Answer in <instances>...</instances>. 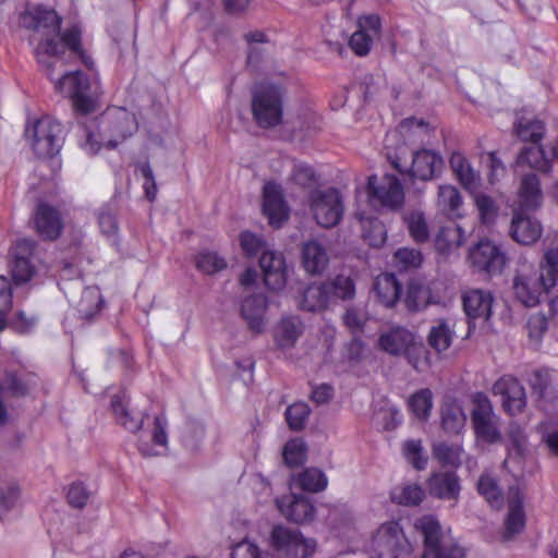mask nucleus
<instances>
[{
	"mask_svg": "<svg viewBox=\"0 0 558 558\" xmlns=\"http://www.w3.org/2000/svg\"><path fill=\"white\" fill-rule=\"evenodd\" d=\"M453 332L446 322H440L432 327L428 335V343L437 352L446 351L452 342Z\"/></svg>",
	"mask_w": 558,
	"mask_h": 558,
	"instance_id": "obj_48",
	"label": "nucleus"
},
{
	"mask_svg": "<svg viewBox=\"0 0 558 558\" xmlns=\"http://www.w3.org/2000/svg\"><path fill=\"white\" fill-rule=\"evenodd\" d=\"M433 404V392L428 388L417 390L408 401V405L413 415L422 422L428 421Z\"/></svg>",
	"mask_w": 558,
	"mask_h": 558,
	"instance_id": "obj_40",
	"label": "nucleus"
},
{
	"mask_svg": "<svg viewBox=\"0 0 558 558\" xmlns=\"http://www.w3.org/2000/svg\"><path fill=\"white\" fill-rule=\"evenodd\" d=\"M558 276V246L548 248L544 254L541 264V274L538 279H556Z\"/></svg>",
	"mask_w": 558,
	"mask_h": 558,
	"instance_id": "obj_58",
	"label": "nucleus"
},
{
	"mask_svg": "<svg viewBox=\"0 0 558 558\" xmlns=\"http://www.w3.org/2000/svg\"><path fill=\"white\" fill-rule=\"evenodd\" d=\"M450 167L462 186L475 191L480 186V174L472 168L470 161L461 153H453L450 157Z\"/></svg>",
	"mask_w": 558,
	"mask_h": 558,
	"instance_id": "obj_33",
	"label": "nucleus"
},
{
	"mask_svg": "<svg viewBox=\"0 0 558 558\" xmlns=\"http://www.w3.org/2000/svg\"><path fill=\"white\" fill-rule=\"evenodd\" d=\"M283 459L288 465H301L306 459V445L300 439L289 440L283 448Z\"/></svg>",
	"mask_w": 558,
	"mask_h": 558,
	"instance_id": "obj_50",
	"label": "nucleus"
},
{
	"mask_svg": "<svg viewBox=\"0 0 558 558\" xmlns=\"http://www.w3.org/2000/svg\"><path fill=\"white\" fill-rule=\"evenodd\" d=\"M239 242L241 250L248 257H253L257 255L259 252L263 253L267 251V245L263 236L257 235L251 231L241 232L239 235Z\"/></svg>",
	"mask_w": 558,
	"mask_h": 558,
	"instance_id": "obj_52",
	"label": "nucleus"
},
{
	"mask_svg": "<svg viewBox=\"0 0 558 558\" xmlns=\"http://www.w3.org/2000/svg\"><path fill=\"white\" fill-rule=\"evenodd\" d=\"M472 404L471 423L476 439L486 444L499 442L501 440L499 418L488 397L484 392H476L472 396Z\"/></svg>",
	"mask_w": 558,
	"mask_h": 558,
	"instance_id": "obj_9",
	"label": "nucleus"
},
{
	"mask_svg": "<svg viewBox=\"0 0 558 558\" xmlns=\"http://www.w3.org/2000/svg\"><path fill=\"white\" fill-rule=\"evenodd\" d=\"M196 268L204 275H214L227 268V262L216 252H202L195 259Z\"/></svg>",
	"mask_w": 558,
	"mask_h": 558,
	"instance_id": "obj_45",
	"label": "nucleus"
},
{
	"mask_svg": "<svg viewBox=\"0 0 558 558\" xmlns=\"http://www.w3.org/2000/svg\"><path fill=\"white\" fill-rule=\"evenodd\" d=\"M264 214L268 217L269 223L279 228L288 219V207L283 201L281 186L268 182L264 186Z\"/></svg>",
	"mask_w": 558,
	"mask_h": 558,
	"instance_id": "obj_19",
	"label": "nucleus"
},
{
	"mask_svg": "<svg viewBox=\"0 0 558 558\" xmlns=\"http://www.w3.org/2000/svg\"><path fill=\"white\" fill-rule=\"evenodd\" d=\"M465 236L463 230L458 225L442 227L435 239L436 250L444 255L454 253L464 243Z\"/></svg>",
	"mask_w": 558,
	"mask_h": 558,
	"instance_id": "obj_35",
	"label": "nucleus"
},
{
	"mask_svg": "<svg viewBox=\"0 0 558 558\" xmlns=\"http://www.w3.org/2000/svg\"><path fill=\"white\" fill-rule=\"evenodd\" d=\"M409 232L414 241L424 242L429 236V230L424 215L420 211L410 213L405 217Z\"/></svg>",
	"mask_w": 558,
	"mask_h": 558,
	"instance_id": "obj_49",
	"label": "nucleus"
},
{
	"mask_svg": "<svg viewBox=\"0 0 558 558\" xmlns=\"http://www.w3.org/2000/svg\"><path fill=\"white\" fill-rule=\"evenodd\" d=\"M442 167V159L435 151L422 149L413 155L411 174L420 180L427 181L435 177Z\"/></svg>",
	"mask_w": 558,
	"mask_h": 558,
	"instance_id": "obj_27",
	"label": "nucleus"
},
{
	"mask_svg": "<svg viewBox=\"0 0 558 558\" xmlns=\"http://www.w3.org/2000/svg\"><path fill=\"white\" fill-rule=\"evenodd\" d=\"M437 207L447 217L454 219L463 216V199L459 190L453 185L438 187Z\"/></svg>",
	"mask_w": 558,
	"mask_h": 558,
	"instance_id": "obj_32",
	"label": "nucleus"
},
{
	"mask_svg": "<svg viewBox=\"0 0 558 558\" xmlns=\"http://www.w3.org/2000/svg\"><path fill=\"white\" fill-rule=\"evenodd\" d=\"M392 263L399 271H412L421 267L423 256L418 250L402 247L395 252Z\"/></svg>",
	"mask_w": 558,
	"mask_h": 558,
	"instance_id": "obj_41",
	"label": "nucleus"
},
{
	"mask_svg": "<svg viewBox=\"0 0 558 558\" xmlns=\"http://www.w3.org/2000/svg\"><path fill=\"white\" fill-rule=\"evenodd\" d=\"M271 546L289 558H307L316 548V542L304 538L296 529L283 525L272 527L270 534Z\"/></svg>",
	"mask_w": 558,
	"mask_h": 558,
	"instance_id": "obj_12",
	"label": "nucleus"
},
{
	"mask_svg": "<svg viewBox=\"0 0 558 558\" xmlns=\"http://www.w3.org/2000/svg\"><path fill=\"white\" fill-rule=\"evenodd\" d=\"M231 558H262V553L254 543L244 539L232 548Z\"/></svg>",
	"mask_w": 558,
	"mask_h": 558,
	"instance_id": "obj_64",
	"label": "nucleus"
},
{
	"mask_svg": "<svg viewBox=\"0 0 558 558\" xmlns=\"http://www.w3.org/2000/svg\"><path fill=\"white\" fill-rule=\"evenodd\" d=\"M105 301L98 286L90 284L83 289L76 303L80 315L85 319H93L104 307Z\"/></svg>",
	"mask_w": 558,
	"mask_h": 558,
	"instance_id": "obj_37",
	"label": "nucleus"
},
{
	"mask_svg": "<svg viewBox=\"0 0 558 558\" xmlns=\"http://www.w3.org/2000/svg\"><path fill=\"white\" fill-rule=\"evenodd\" d=\"M259 266L266 277H276L277 279H287L289 276V266L283 255L276 251L263 252Z\"/></svg>",
	"mask_w": 558,
	"mask_h": 558,
	"instance_id": "obj_39",
	"label": "nucleus"
},
{
	"mask_svg": "<svg viewBox=\"0 0 558 558\" xmlns=\"http://www.w3.org/2000/svg\"><path fill=\"white\" fill-rule=\"evenodd\" d=\"M412 548L400 524L384 523L373 541L372 558H409Z\"/></svg>",
	"mask_w": 558,
	"mask_h": 558,
	"instance_id": "obj_10",
	"label": "nucleus"
},
{
	"mask_svg": "<svg viewBox=\"0 0 558 558\" xmlns=\"http://www.w3.org/2000/svg\"><path fill=\"white\" fill-rule=\"evenodd\" d=\"M34 221L38 234L45 240L57 239L63 227L59 213L47 204L37 207Z\"/></svg>",
	"mask_w": 558,
	"mask_h": 558,
	"instance_id": "obj_24",
	"label": "nucleus"
},
{
	"mask_svg": "<svg viewBox=\"0 0 558 558\" xmlns=\"http://www.w3.org/2000/svg\"><path fill=\"white\" fill-rule=\"evenodd\" d=\"M307 204L316 222L324 228L335 227L342 219L344 206L337 189L313 190L308 195Z\"/></svg>",
	"mask_w": 558,
	"mask_h": 558,
	"instance_id": "obj_8",
	"label": "nucleus"
},
{
	"mask_svg": "<svg viewBox=\"0 0 558 558\" xmlns=\"http://www.w3.org/2000/svg\"><path fill=\"white\" fill-rule=\"evenodd\" d=\"M35 243L29 239H20L13 247L12 279H32L38 275L32 257Z\"/></svg>",
	"mask_w": 558,
	"mask_h": 558,
	"instance_id": "obj_18",
	"label": "nucleus"
},
{
	"mask_svg": "<svg viewBox=\"0 0 558 558\" xmlns=\"http://www.w3.org/2000/svg\"><path fill=\"white\" fill-rule=\"evenodd\" d=\"M495 395L502 398V405L510 415L521 413L526 405L524 387L512 376H502L493 387Z\"/></svg>",
	"mask_w": 558,
	"mask_h": 558,
	"instance_id": "obj_15",
	"label": "nucleus"
},
{
	"mask_svg": "<svg viewBox=\"0 0 558 558\" xmlns=\"http://www.w3.org/2000/svg\"><path fill=\"white\" fill-rule=\"evenodd\" d=\"M304 329V323L298 315H284L274 328L275 343L280 349H291L303 335Z\"/></svg>",
	"mask_w": 558,
	"mask_h": 558,
	"instance_id": "obj_21",
	"label": "nucleus"
},
{
	"mask_svg": "<svg viewBox=\"0 0 558 558\" xmlns=\"http://www.w3.org/2000/svg\"><path fill=\"white\" fill-rule=\"evenodd\" d=\"M137 128L136 118L132 112L124 108L110 109L101 118L99 138L93 133H86L83 147L88 154L98 153L101 146L114 148L132 136Z\"/></svg>",
	"mask_w": 558,
	"mask_h": 558,
	"instance_id": "obj_2",
	"label": "nucleus"
},
{
	"mask_svg": "<svg viewBox=\"0 0 558 558\" xmlns=\"http://www.w3.org/2000/svg\"><path fill=\"white\" fill-rule=\"evenodd\" d=\"M427 488L433 497L444 500H457L461 490L459 477L454 472L434 473L427 482Z\"/></svg>",
	"mask_w": 558,
	"mask_h": 558,
	"instance_id": "obj_23",
	"label": "nucleus"
},
{
	"mask_svg": "<svg viewBox=\"0 0 558 558\" xmlns=\"http://www.w3.org/2000/svg\"><path fill=\"white\" fill-rule=\"evenodd\" d=\"M24 24L32 28L29 44L34 47L37 61L46 69L47 75H51L52 59L58 61L66 49L78 57L86 66L93 65L92 59L81 47V29L72 26L61 34V22L54 11L35 9L24 16Z\"/></svg>",
	"mask_w": 558,
	"mask_h": 558,
	"instance_id": "obj_1",
	"label": "nucleus"
},
{
	"mask_svg": "<svg viewBox=\"0 0 558 558\" xmlns=\"http://www.w3.org/2000/svg\"><path fill=\"white\" fill-rule=\"evenodd\" d=\"M54 88L72 100L74 109L83 114L95 110V100L93 98L90 82L87 76L74 71L64 74L54 83Z\"/></svg>",
	"mask_w": 558,
	"mask_h": 558,
	"instance_id": "obj_11",
	"label": "nucleus"
},
{
	"mask_svg": "<svg viewBox=\"0 0 558 558\" xmlns=\"http://www.w3.org/2000/svg\"><path fill=\"white\" fill-rule=\"evenodd\" d=\"M543 193L539 179L534 173L525 174L519 187L520 210H534L542 205Z\"/></svg>",
	"mask_w": 558,
	"mask_h": 558,
	"instance_id": "obj_31",
	"label": "nucleus"
},
{
	"mask_svg": "<svg viewBox=\"0 0 558 558\" xmlns=\"http://www.w3.org/2000/svg\"><path fill=\"white\" fill-rule=\"evenodd\" d=\"M355 294L353 281H313L303 289L299 306L303 311L318 312L336 300H350Z\"/></svg>",
	"mask_w": 558,
	"mask_h": 558,
	"instance_id": "obj_5",
	"label": "nucleus"
},
{
	"mask_svg": "<svg viewBox=\"0 0 558 558\" xmlns=\"http://www.w3.org/2000/svg\"><path fill=\"white\" fill-rule=\"evenodd\" d=\"M542 231L538 220L524 215L521 210L514 211L510 228L514 241L524 245L533 244L541 238Z\"/></svg>",
	"mask_w": 558,
	"mask_h": 558,
	"instance_id": "obj_22",
	"label": "nucleus"
},
{
	"mask_svg": "<svg viewBox=\"0 0 558 558\" xmlns=\"http://www.w3.org/2000/svg\"><path fill=\"white\" fill-rule=\"evenodd\" d=\"M513 131L521 141L532 144L541 143L545 136L544 123L534 116L525 112L517 113Z\"/></svg>",
	"mask_w": 558,
	"mask_h": 558,
	"instance_id": "obj_29",
	"label": "nucleus"
},
{
	"mask_svg": "<svg viewBox=\"0 0 558 558\" xmlns=\"http://www.w3.org/2000/svg\"><path fill=\"white\" fill-rule=\"evenodd\" d=\"M367 190L369 201L381 207L397 209L403 204V187L395 175L386 174L380 181L376 175H371Z\"/></svg>",
	"mask_w": 558,
	"mask_h": 558,
	"instance_id": "obj_13",
	"label": "nucleus"
},
{
	"mask_svg": "<svg viewBox=\"0 0 558 558\" xmlns=\"http://www.w3.org/2000/svg\"><path fill=\"white\" fill-rule=\"evenodd\" d=\"M311 409L305 402H295L286 410V420L292 430L299 432L305 427Z\"/></svg>",
	"mask_w": 558,
	"mask_h": 558,
	"instance_id": "obj_47",
	"label": "nucleus"
},
{
	"mask_svg": "<svg viewBox=\"0 0 558 558\" xmlns=\"http://www.w3.org/2000/svg\"><path fill=\"white\" fill-rule=\"evenodd\" d=\"M90 492L83 482H74L70 485L66 494L68 501L73 508L82 509L87 505Z\"/></svg>",
	"mask_w": 558,
	"mask_h": 558,
	"instance_id": "obj_56",
	"label": "nucleus"
},
{
	"mask_svg": "<svg viewBox=\"0 0 558 558\" xmlns=\"http://www.w3.org/2000/svg\"><path fill=\"white\" fill-rule=\"evenodd\" d=\"M290 180L300 186L308 187L316 183L317 178L311 166L301 161H294L290 173Z\"/></svg>",
	"mask_w": 558,
	"mask_h": 558,
	"instance_id": "obj_53",
	"label": "nucleus"
},
{
	"mask_svg": "<svg viewBox=\"0 0 558 558\" xmlns=\"http://www.w3.org/2000/svg\"><path fill=\"white\" fill-rule=\"evenodd\" d=\"M462 448L460 446H450L447 444H438L434 446L435 458L445 465L459 466L461 463Z\"/></svg>",
	"mask_w": 558,
	"mask_h": 558,
	"instance_id": "obj_51",
	"label": "nucleus"
},
{
	"mask_svg": "<svg viewBox=\"0 0 558 558\" xmlns=\"http://www.w3.org/2000/svg\"><path fill=\"white\" fill-rule=\"evenodd\" d=\"M550 385V374L546 369L536 371L531 379V387L533 393L537 395L539 399L546 397L547 390Z\"/></svg>",
	"mask_w": 558,
	"mask_h": 558,
	"instance_id": "obj_62",
	"label": "nucleus"
},
{
	"mask_svg": "<svg viewBox=\"0 0 558 558\" xmlns=\"http://www.w3.org/2000/svg\"><path fill=\"white\" fill-rule=\"evenodd\" d=\"M475 204L480 213L481 220L484 223H490L494 221L498 213V207L495 201L486 194H476Z\"/></svg>",
	"mask_w": 558,
	"mask_h": 558,
	"instance_id": "obj_55",
	"label": "nucleus"
},
{
	"mask_svg": "<svg viewBox=\"0 0 558 558\" xmlns=\"http://www.w3.org/2000/svg\"><path fill=\"white\" fill-rule=\"evenodd\" d=\"M404 301L408 308L412 311H417L427 304L428 293L423 289L421 281H410Z\"/></svg>",
	"mask_w": 558,
	"mask_h": 558,
	"instance_id": "obj_54",
	"label": "nucleus"
},
{
	"mask_svg": "<svg viewBox=\"0 0 558 558\" xmlns=\"http://www.w3.org/2000/svg\"><path fill=\"white\" fill-rule=\"evenodd\" d=\"M283 90L278 85L259 86L252 99V111L256 123L262 128H274L282 120Z\"/></svg>",
	"mask_w": 558,
	"mask_h": 558,
	"instance_id": "obj_7",
	"label": "nucleus"
},
{
	"mask_svg": "<svg viewBox=\"0 0 558 558\" xmlns=\"http://www.w3.org/2000/svg\"><path fill=\"white\" fill-rule=\"evenodd\" d=\"M303 266L311 275H319L328 264L326 250L317 241H308L303 245Z\"/></svg>",
	"mask_w": 558,
	"mask_h": 558,
	"instance_id": "obj_36",
	"label": "nucleus"
},
{
	"mask_svg": "<svg viewBox=\"0 0 558 558\" xmlns=\"http://www.w3.org/2000/svg\"><path fill=\"white\" fill-rule=\"evenodd\" d=\"M299 484L304 490L318 493L327 487L328 480L319 469L308 468L299 475Z\"/></svg>",
	"mask_w": 558,
	"mask_h": 558,
	"instance_id": "obj_43",
	"label": "nucleus"
},
{
	"mask_svg": "<svg viewBox=\"0 0 558 558\" xmlns=\"http://www.w3.org/2000/svg\"><path fill=\"white\" fill-rule=\"evenodd\" d=\"M509 495L508 513L505 520V530L501 534V539L505 543L512 541L522 533L526 523L522 493L518 487H511Z\"/></svg>",
	"mask_w": 558,
	"mask_h": 558,
	"instance_id": "obj_16",
	"label": "nucleus"
},
{
	"mask_svg": "<svg viewBox=\"0 0 558 558\" xmlns=\"http://www.w3.org/2000/svg\"><path fill=\"white\" fill-rule=\"evenodd\" d=\"M11 281H0V332L7 327V313L12 307Z\"/></svg>",
	"mask_w": 558,
	"mask_h": 558,
	"instance_id": "obj_59",
	"label": "nucleus"
},
{
	"mask_svg": "<svg viewBox=\"0 0 558 558\" xmlns=\"http://www.w3.org/2000/svg\"><path fill=\"white\" fill-rule=\"evenodd\" d=\"M424 498V490L417 484H407L391 492L392 501L402 506H417Z\"/></svg>",
	"mask_w": 558,
	"mask_h": 558,
	"instance_id": "obj_42",
	"label": "nucleus"
},
{
	"mask_svg": "<svg viewBox=\"0 0 558 558\" xmlns=\"http://www.w3.org/2000/svg\"><path fill=\"white\" fill-rule=\"evenodd\" d=\"M402 453L405 460L418 471L426 468L428 458L424 454L420 439H408L402 445Z\"/></svg>",
	"mask_w": 558,
	"mask_h": 558,
	"instance_id": "obj_44",
	"label": "nucleus"
},
{
	"mask_svg": "<svg viewBox=\"0 0 558 558\" xmlns=\"http://www.w3.org/2000/svg\"><path fill=\"white\" fill-rule=\"evenodd\" d=\"M409 363L418 372H423L427 366V351L423 347H414L413 344L405 352Z\"/></svg>",
	"mask_w": 558,
	"mask_h": 558,
	"instance_id": "obj_63",
	"label": "nucleus"
},
{
	"mask_svg": "<svg viewBox=\"0 0 558 558\" xmlns=\"http://www.w3.org/2000/svg\"><path fill=\"white\" fill-rule=\"evenodd\" d=\"M97 219L101 233L108 239L114 240L119 229L114 213L109 208H102L99 210Z\"/></svg>",
	"mask_w": 558,
	"mask_h": 558,
	"instance_id": "obj_57",
	"label": "nucleus"
},
{
	"mask_svg": "<svg viewBox=\"0 0 558 558\" xmlns=\"http://www.w3.org/2000/svg\"><path fill=\"white\" fill-rule=\"evenodd\" d=\"M526 328L529 338L538 343L547 330V319L543 314H533L527 319Z\"/></svg>",
	"mask_w": 558,
	"mask_h": 558,
	"instance_id": "obj_61",
	"label": "nucleus"
},
{
	"mask_svg": "<svg viewBox=\"0 0 558 558\" xmlns=\"http://www.w3.org/2000/svg\"><path fill=\"white\" fill-rule=\"evenodd\" d=\"M242 301L240 313L251 331L262 333L265 330L268 308L266 291H281L287 281H240Z\"/></svg>",
	"mask_w": 558,
	"mask_h": 558,
	"instance_id": "obj_3",
	"label": "nucleus"
},
{
	"mask_svg": "<svg viewBox=\"0 0 558 558\" xmlns=\"http://www.w3.org/2000/svg\"><path fill=\"white\" fill-rule=\"evenodd\" d=\"M477 493L495 509L504 506V493L498 478L490 472L481 474L476 483Z\"/></svg>",
	"mask_w": 558,
	"mask_h": 558,
	"instance_id": "obj_38",
	"label": "nucleus"
},
{
	"mask_svg": "<svg viewBox=\"0 0 558 558\" xmlns=\"http://www.w3.org/2000/svg\"><path fill=\"white\" fill-rule=\"evenodd\" d=\"M513 289L518 300L527 307L541 302L543 295L549 296L557 281H513Z\"/></svg>",
	"mask_w": 558,
	"mask_h": 558,
	"instance_id": "obj_26",
	"label": "nucleus"
},
{
	"mask_svg": "<svg viewBox=\"0 0 558 558\" xmlns=\"http://www.w3.org/2000/svg\"><path fill=\"white\" fill-rule=\"evenodd\" d=\"M372 44V35L359 29L352 34L349 40L350 48L360 57H364L369 52Z\"/></svg>",
	"mask_w": 558,
	"mask_h": 558,
	"instance_id": "obj_60",
	"label": "nucleus"
},
{
	"mask_svg": "<svg viewBox=\"0 0 558 558\" xmlns=\"http://www.w3.org/2000/svg\"><path fill=\"white\" fill-rule=\"evenodd\" d=\"M280 513L289 521L305 523L313 520L315 508L311 501L302 496L289 494L276 499Z\"/></svg>",
	"mask_w": 558,
	"mask_h": 558,
	"instance_id": "obj_17",
	"label": "nucleus"
},
{
	"mask_svg": "<svg viewBox=\"0 0 558 558\" xmlns=\"http://www.w3.org/2000/svg\"><path fill=\"white\" fill-rule=\"evenodd\" d=\"M25 134L32 141L34 151L41 158L59 153L63 143V128L59 121L46 116L26 128Z\"/></svg>",
	"mask_w": 558,
	"mask_h": 558,
	"instance_id": "obj_6",
	"label": "nucleus"
},
{
	"mask_svg": "<svg viewBox=\"0 0 558 558\" xmlns=\"http://www.w3.org/2000/svg\"><path fill=\"white\" fill-rule=\"evenodd\" d=\"M111 409L118 424L132 433L142 428L146 413L144 411H133L128 407L125 396L116 395L111 399Z\"/></svg>",
	"mask_w": 558,
	"mask_h": 558,
	"instance_id": "obj_28",
	"label": "nucleus"
},
{
	"mask_svg": "<svg viewBox=\"0 0 558 558\" xmlns=\"http://www.w3.org/2000/svg\"><path fill=\"white\" fill-rule=\"evenodd\" d=\"M413 341L414 337L409 330L398 327L383 333L378 339V345L391 355H400L409 350Z\"/></svg>",
	"mask_w": 558,
	"mask_h": 558,
	"instance_id": "obj_30",
	"label": "nucleus"
},
{
	"mask_svg": "<svg viewBox=\"0 0 558 558\" xmlns=\"http://www.w3.org/2000/svg\"><path fill=\"white\" fill-rule=\"evenodd\" d=\"M472 265L490 276L500 275L506 265V256L498 245L488 240L480 241L469 254Z\"/></svg>",
	"mask_w": 558,
	"mask_h": 558,
	"instance_id": "obj_14",
	"label": "nucleus"
},
{
	"mask_svg": "<svg viewBox=\"0 0 558 558\" xmlns=\"http://www.w3.org/2000/svg\"><path fill=\"white\" fill-rule=\"evenodd\" d=\"M415 529L424 544L422 558H464L465 550L445 531L437 518L424 515L416 520Z\"/></svg>",
	"mask_w": 558,
	"mask_h": 558,
	"instance_id": "obj_4",
	"label": "nucleus"
},
{
	"mask_svg": "<svg viewBox=\"0 0 558 558\" xmlns=\"http://www.w3.org/2000/svg\"><path fill=\"white\" fill-rule=\"evenodd\" d=\"M493 295L488 291L475 289L463 293L462 303L469 319V328L475 319L487 320L492 315Z\"/></svg>",
	"mask_w": 558,
	"mask_h": 558,
	"instance_id": "obj_20",
	"label": "nucleus"
},
{
	"mask_svg": "<svg viewBox=\"0 0 558 558\" xmlns=\"http://www.w3.org/2000/svg\"><path fill=\"white\" fill-rule=\"evenodd\" d=\"M374 291L384 306L391 307L400 298V281H375Z\"/></svg>",
	"mask_w": 558,
	"mask_h": 558,
	"instance_id": "obj_46",
	"label": "nucleus"
},
{
	"mask_svg": "<svg viewBox=\"0 0 558 558\" xmlns=\"http://www.w3.org/2000/svg\"><path fill=\"white\" fill-rule=\"evenodd\" d=\"M515 168H530L538 172H549L551 170V160L546 156L541 143L524 146L517 155L514 160Z\"/></svg>",
	"mask_w": 558,
	"mask_h": 558,
	"instance_id": "obj_25",
	"label": "nucleus"
},
{
	"mask_svg": "<svg viewBox=\"0 0 558 558\" xmlns=\"http://www.w3.org/2000/svg\"><path fill=\"white\" fill-rule=\"evenodd\" d=\"M441 427L445 432L459 434L465 425L466 416L461 405L453 399H446L440 407Z\"/></svg>",
	"mask_w": 558,
	"mask_h": 558,
	"instance_id": "obj_34",
	"label": "nucleus"
}]
</instances>
